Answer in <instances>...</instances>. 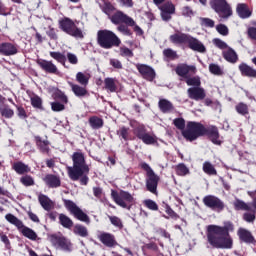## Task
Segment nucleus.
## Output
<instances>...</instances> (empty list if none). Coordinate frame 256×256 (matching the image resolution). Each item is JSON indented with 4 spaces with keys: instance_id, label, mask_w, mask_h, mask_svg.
Returning a JSON list of instances; mask_svg holds the SVG:
<instances>
[{
    "instance_id": "0e129e2a",
    "label": "nucleus",
    "mask_w": 256,
    "mask_h": 256,
    "mask_svg": "<svg viewBox=\"0 0 256 256\" xmlns=\"http://www.w3.org/2000/svg\"><path fill=\"white\" fill-rule=\"evenodd\" d=\"M51 109L52 111L59 112L65 110V104L60 102H52L51 103Z\"/></svg>"
},
{
    "instance_id": "6e6552de",
    "label": "nucleus",
    "mask_w": 256,
    "mask_h": 256,
    "mask_svg": "<svg viewBox=\"0 0 256 256\" xmlns=\"http://www.w3.org/2000/svg\"><path fill=\"white\" fill-rule=\"evenodd\" d=\"M210 7L221 19H229L233 15V9L227 0H210Z\"/></svg>"
},
{
    "instance_id": "1a4fd4ad",
    "label": "nucleus",
    "mask_w": 256,
    "mask_h": 256,
    "mask_svg": "<svg viewBox=\"0 0 256 256\" xmlns=\"http://www.w3.org/2000/svg\"><path fill=\"white\" fill-rule=\"evenodd\" d=\"M141 169L146 172V187L150 193H157V185H159V176L155 174V171L147 164V162H142L140 164Z\"/></svg>"
},
{
    "instance_id": "f03ea898",
    "label": "nucleus",
    "mask_w": 256,
    "mask_h": 256,
    "mask_svg": "<svg viewBox=\"0 0 256 256\" xmlns=\"http://www.w3.org/2000/svg\"><path fill=\"white\" fill-rule=\"evenodd\" d=\"M73 166L67 167V173L72 181H79L83 175H89V166L85 162V155L81 152H74L72 155Z\"/></svg>"
},
{
    "instance_id": "e2e57ef3",
    "label": "nucleus",
    "mask_w": 256,
    "mask_h": 256,
    "mask_svg": "<svg viewBox=\"0 0 256 256\" xmlns=\"http://www.w3.org/2000/svg\"><path fill=\"white\" fill-rule=\"evenodd\" d=\"M117 135H119V137H122L124 141H127V139H129V128H126V127L120 128L117 131Z\"/></svg>"
},
{
    "instance_id": "4c0bfd02",
    "label": "nucleus",
    "mask_w": 256,
    "mask_h": 256,
    "mask_svg": "<svg viewBox=\"0 0 256 256\" xmlns=\"http://www.w3.org/2000/svg\"><path fill=\"white\" fill-rule=\"evenodd\" d=\"M36 145L42 153H49V140H43L41 137L36 136Z\"/></svg>"
},
{
    "instance_id": "5701e85b",
    "label": "nucleus",
    "mask_w": 256,
    "mask_h": 256,
    "mask_svg": "<svg viewBox=\"0 0 256 256\" xmlns=\"http://www.w3.org/2000/svg\"><path fill=\"white\" fill-rule=\"evenodd\" d=\"M190 37L189 34L178 32L170 36V41L174 45H187Z\"/></svg>"
},
{
    "instance_id": "dca6fc26",
    "label": "nucleus",
    "mask_w": 256,
    "mask_h": 256,
    "mask_svg": "<svg viewBox=\"0 0 256 256\" xmlns=\"http://www.w3.org/2000/svg\"><path fill=\"white\" fill-rule=\"evenodd\" d=\"M204 135H207L214 145L223 143V138L219 135V129L216 126L204 127Z\"/></svg>"
},
{
    "instance_id": "4d7b16f0",
    "label": "nucleus",
    "mask_w": 256,
    "mask_h": 256,
    "mask_svg": "<svg viewBox=\"0 0 256 256\" xmlns=\"http://www.w3.org/2000/svg\"><path fill=\"white\" fill-rule=\"evenodd\" d=\"M213 43H214V45H215L218 49H221L222 51H225V50L229 49V45H227V44L225 43V41H223V40H221V39H219V38H215V39L213 40Z\"/></svg>"
},
{
    "instance_id": "6ab92c4d",
    "label": "nucleus",
    "mask_w": 256,
    "mask_h": 256,
    "mask_svg": "<svg viewBox=\"0 0 256 256\" xmlns=\"http://www.w3.org/2000/svg\"><path fill=\"white\" fill-rule=\"evenodd\" d=\"M189 99H193L194 101H203L205 97H207V93H205V89L201 86L199 87H190L187 90Z\"/></svg>"
},
{
    "instance_id": "cd10ccee",
    "label": "nucleus",
    "mask_w": 256,
    "mask_h": 256,
    "mask_svg": "<svg viewBox=\"0 0 256 256\" xmlns=\"http://www.w3.org/2000/svg\"><path fill=\"white\" fill-rule=\"evenodd\" d=\"M236 13L240 17V19H249V17H251L252 15L249 6L245 3L237 4Z\"/></svg>"
},
{
    "instance_id": "bf43d9fd",
    "label": "nucleus",
    "mask_w": 256,
    "mask_h": 256,
    "mask_svg": "<svg viewBox=\"0 0 256 256\" xmlns=\"http://www.w3.org/2000/svg\"><path fill=\"white\" fill-rule=\"evenodd\" d=\"M216 31H218L220 35H223V37L229 35V28L225 24H218L216 26Z\"/></svg>"
},
{
    "instance_id": "338daca9",
    "label": "nucleus",
    "mask_w": 256,
    "mask_h": 256,
    "mask_svg": "<svg viewBox=\"0 0 256 256\" xmlns=\"http://www.w3.org/2000/svg\"><path fill=\"white\" fill-rule=\"evenodd\" d=\"M249 197L252 198V202L250 203L252 211H256V190L255 191H248Z\"/></svg>"
},
{
    "instance_id": "412c9836",
    "label": "nucleus",
    "mask_w": 256,
    "mask_h": 256,
    "mask_svg": "<svg viewBox=\"0 0 256 256\" xmlns=\"http://www.w3.org/2000/svg\"><path fill=\"white\" fill-rule=\"evenodd\" d=\"M98 239L105 245V247L113 248L117 247L118 245L117 240L115 239V235L108 232L100 233Z\"/></svg>"
},
{
    "instance_id": "37998d69",
    "label": "nucleus",
    "mask_w": 256,
    "mask_h": 256,
    "mask_svg": "<svg viewBox=\"0 0 256 256\" xmlns=\"http://www.w3.org/2000/svg\"><path fill=\"white\" fill-rule=\"evenodd\" d=\"M186 84L189 87H201V78L199 76H188L186 78Z\"/></svg>"
},
{
    "instance_id": "7ed1b4c3",
    "label": "nucleus",
    "mask_w": 256,
    "mask_h": 256,
    "mask_svg": "<svg viewBox=\"0 0 256 256\" xmlns=\"http://www.w3.org/2000/svg\"><path fill=\"white\" fill-rule=\"evenodd\" d=\"M97 43L102 49H113L121 45V39L111 30H99L97 32Z\"/></svg>"
},
{
    "instance_id": "72a5a7b5",
    "label": "nucleus",
    "mask_w": 256,
    "mask_h": 256,
    "mask_svg": "<svg viewBox=\"0 0 256 256\" xmlns=\"http://www.w3.org/2000/svg\"><path fill=\"white\" fill-rule=\"evenodd\" d=\"M104 89L109 93H117V79L109 77L105 78Z\"/></svg>"
},
{
    "instance_id": "f3484780",
    "label": "nucleus",
    "mask_w": 256,
    "mask_h": 256,
    "mask_svg": "<svg viewBox=\"0 0 256 256\" xmlns=\"http://www.w3.org/2000/svg\"><path fill=\"white\" fill-rule=\"evenodd\" d=\"M19 53V46L11 42H4L0 44V55L4 57H13Z\"/></svg>"
},
{
    "instance_id": "79ce46f5",
    "label": "nucleus",
    "mask_w": 256,
    "mask_h": 256,
    "mask_svg": "<svg viewBox=\"0 0 256 256\" xmlns=\"http://www.w3.org/2000/svg\"><path fill=\"white\" fill-rule=\"evenodd\" d=\"M89 124L92 129H101V127H103V119L97 116H92L89 119Z\"/></svg>"
},
{
    "instance_id": "f8f14e48",
    "label": "nucleus",
    "mask_w": 256,
    "mask_h": 256,
    "mask_svg": "<svg viewBox=\"0 0 256 256\" xmlns=\"http://www.w3.org/2000/svg\"><path fill=\"white\" fill-rule=\"evenodd\" d=\"M50 241L55 247H58L62 251H66V253H71V251H73V243H71V240L68 238H65V236L52 235Z\"/></svg>"
},
{
    "instance_id": "3c124183",
    "label": "nucleus",
    "mask_w": 256,
    "mask_h": 256,
    "mask_svg": "<svg viewBox=\"0 0 256 256\" xmlns=\"http://www.w3.org/2000/svg\"><path fill=\"white\" fill-rule=\"evenodd\" d=\"M209 71L212 73V75L221 76L223 75V68L219 66L218 64L212 63L209 65Z\"/></svg>"
},
{
    "instance_id": "bb28decb",
    "label": "nucleus",
    "mask_w": 256,
    "mask_h": 256,
    "mask_svg": "<svg viewBox=\"0 0 256 256\" xmlns=\"http://www.w3.org/2000/svg\"><path fill=\"white\" fill-rule=\"evenodd\" d=\"M68 85H70L72 93L76 97H87L89 95V91H87V86L74 84L73 82H68Z\"/></svg>"
},
{
    "instance_id": "58836bf2",
    "label": "nucleus",
    "mask_w": 256,
    "mask_h": 256,
    "mask_svg": "<svg viewBox=\"0 0 256 256\" xmlns=\"http://www.w3.org/2000/svg\"><path fill=\"white\" fill-rule=\"evenodd\" d=\"M59 222L60 225H62V227L65 229H71V227H73V220H71V218L65 214L59 215Z\"/></svg>"
},
{
    "instance_id": "052dcab7",
    "label": "nucleus",
    "mask_w": 256,
    "mask_h": 256,
    "mask_svg": "<svg viewBox=\"0 0 256 256\" xmlns=\"http://www.w3.org/2000/svg\"><path fill=\"white\" fill-rule=\"evenodd\" d=\"M110 222L114 225V227H118V229H123V222L117 216H109Z\"/></svg>"
},
{
    "instance_id": "603ef678",
    "label": "nucleus",
    "mask_w": 256,
    "mask_h": 256,
    "mask_svg": "<svg viewBox=\"0 0 256 256\" xmlns=\"http://www.w3.org/2000/svg\"><path fill=\"white\" fill-rule=\"evenodd\" d=\"M120 57H134L133 50L129 49L127 46H121L119 48Z\"/></svg>"
},
{
    "instance_id": "393cba45",
    "label": "nucleus",
    "mask_w": 256,
    "mask_h": 256,
    "mask_svg": "<svg viewBox=\"0 0 256 256\" xmlns=\"http://www.w3.org/2000/svg\"><path fill=\"white\" fill-rule=\"evenodd\" d=\"M238 69H239L242 77H250L252 79H256V69L249 66L247 63L242 62L238 66Z\"/></svg>"
},
{
    "instance_id": "774afa93",
    "label": "nucleus",
    "mask_w": 256,
    "mask_h": 256,
    "mask_svg": "<svg viewBox=\"0 0 256 256\" xmlns=\"http://www.w3.org/2000/svg\"><path fill=\"white\" fill-rule=\"evenodd\" d=\"M110 65L114 69H123V64L119 61V59H116V58L110 59Z\"/></svg>"
},
{
    "instance_id": "20e7f679",
    "label": "nucleus",
    "mask_w": 256,
    "mask_h": 256,
    "mask_svg": "<svg viewBox=\"0 0 256 256\" xmlns=\"http://www.w3.org/2000/svg\"><path fill=\"white\" fill-rule=\"evenodd\" d=\"M5 219L6 221H8V223L14 225V227H16V229H18V231L24 237L30 239V241H37V233L33 229L25 226V224H23V221H21L15 215L8 213L5 215Z\"/></svg>"
},
{
    "instance_id": "5fc2aeb1",
    "label": "nucleus",
    "mask_w": 256,
    "mask_h": 256,
    "mask_svg": "<svg viewBox=\"0 0 256 256\" xmlns=\"http://www.w3.org/2000/svg\"><path fill=\"white\" fill-rule=\"evenodd\" d=\"M143 204L145 207H147V209H150V211H159V205H157V202L151 199L144 200Z\"/></svg>"
},
{
    "instance_id": "de8ad7c7",
    "label": "nucleus",
    "mask_w": 256,
    "mask_h": 256,
    "mask_svg": "<svg viewBox=\"0 0 256 256\" xmlns=\"http://www.w3.org/2000/svg\"><path fill=\"white\" fill-rule=\"evenodd\" d=\"M93 195H94V197L99 199V201H101V203H105V201L107 200L105 198V193H103V188H101V187H94Z\"/></svg>"
},
{
    "instance_id": "c85d7f7f",
    "label": "nucleus",
    "mask_w": 256,
    "mask_h": 256,
    "mask_svg": "<svg viewBox=\"0 0 256 256\" xmlns=\"http://www.w3.org/2000/svg\"><path fill=\"white\" fill-rule=\"evenodd\" d=\"M223 58L228 63H237L239 61V56L237 55V52L233 50V48L229 47L226 50H223L222 52Z\"/></svg>"
},
{
    "instance_id": "c756f323",
    "label": "nucleus",
    "mask_w": 256,
    "mask_h": 256,
    "mask_svg": "<svg viewBox=\"0 0 256 256\" xmlns=\"http://www.w3.org/2000/svg\"><path fill=\"white\" fill-rule=\"evenodd\" d=\"M238 237L240 241H243L244 243L253 244L255 243V238L253 235L245 228H240L238 230Z\"/></svg>"
},
{
    "instance_id": "680f3d73",
    "label": "nucleus",
    "mask_w": 256,
    "mask_h": 256,
    "mask_svg": "<svg viewBox=\"0 0 256 256\" xmlns=\"http://www.w3.org/2000/svg\"><path fill=\"white\" fill-rule=\"evenodd\" d=\"M117 31H119V33H122V35H126L127 37H131V35H133V32H131L129 27L125 25H119L117 27Z\"/></svg>"
},
{
    "instance_id": "a878e982",
    "label": "nucleus",
    "mask_w": 256,
    "mask_h": 256,
    "mask_svg": "<svg viewBox=\"0 0 256 256\" xmlns=\"http://www.w3.org/2000/svg\"><path fill=\"white\" fill-rule=\"evenodd\" d=\"M44 183L47 187L52 189H57V187H61V178L57 175L48 174L43 178Z\"/></svg>"
},
{
    "instance_id": "8fccbe9b",
    "label": "nucleus",
    "mask_w": 256,
    "mask_h": 256,
    "mask_svg": "<svg viewBox=\"0 0 256 256\" xmlns=\"http://www.w3.org/2000/svg\"><path fill=\"white\" fill-rule=\"evenodd\" d=\"M20 183H22L24 187H33V185H35V180L31 175H25L20 178Z\"/></svg>"
},
{
    "instance_id": "49530a36",
    "label": "nucleus",
    "mask_w": 256,
    "mask_h": 256,
    "mask_svg": "<svg viewBox=\"0 0 256 256\" xmlns=\"http://www.w3.org/2000/svg\"><path fill=\"white\" fill-rule=\"evenodd\" d=\"M31 105L34 109H43V100L41 97L34 95L30 98Z\"/></svg>"
},
{
    "instance_id": "39448f33",
    "label": "nucleus",
    "mask_w": 256,
    "mask_h": 256,
    "mask_svg": "<svg viewBox=\"0 0 256 256\" xmlns=\"http://www.w3.org/2000/svg\"><path fill=\"white\" fill-rule=\"evenodd\" d=\"M186 141H196L199 137L205 135V126L199 122H188L186 129L182 131Z\"/></svg>"
},
{
    "instance_id": "ddd939ff",
    "label": "nucleus",
    "mask_w": 256,
    "mask_h": 256,
    "mask_svg": "<svg viewBox=\"0 0 256 256\" xmlns=\"http://www.w3.org/2000/svg\"><path fill=\"white\" fill-rule=\"evenodd\" d=\"M203 203L212 211H223L225 209V203L222 202L219 197L214 195H207L203 198Z\"/></svg>"
},
{
    "instance_id": "9b49d317",
    "label": "nucleus",
    "mask_w": 256,
    "mask_h": 256,
    "mask_svg": "<svg viewBox=\"0 0 256 256\" xmlns=\"http://www.w3.org/2000/svg\"><path fill=\"white\" fill-rule=\"evenodd\" d=\"M153 2L160 9L162 20L171 21V15L175 14V5L171 2L165 3V0H153Z\"/></svg>"
},
{
    "instance_id": "e433bc0d",
    "label": "nucleus",
    "mask_w": 256,
    "mask_h": 256,
    "mask_svg": "<svg viewBox=\"0 0 256 256\" xmlns=\"http://www.w3.org/2000/svg\"><path fill=\"white\" fill-rule=\"evenodd\" d=\"M73 233L74 235H77L78 237H89V230H87V227L81 225V224H76L73 227Z\"/></svg>"
},
{
    "instance_id": "473e14b6",
    "label": "nucleus",
    "mask_w": 256,
    "mask_h": 256,
    "mask_svg": "<svg viewBox=\"0 0 256 256\" xmlns=\"http://www.w3.org/2000/svg\"><path fill=\"white\" fill-rule=\"evenodd\" d=\"M158 107L162 113H171L175 107L173 103L167 99H160L158 102Z\"/></svg>"
},
{
    "instance_id": "864d4df0",
    "label": "nucleus",
    "mask_w": 256,
    "mask_h": 256,
    "mask_svg": "<svg viewBox=\"0 0 256 256\" xmlns=\"http://www.w3.org/2000/svg\"><path fill=\"white\" fill-rule=\"evenodd\" d=\"M163 55L164 57H166L167 59H170V61H173L175 59H179V56L177 55V52L174 51L173 49H165L163 51Z\"/></svg>"
},
{
    "instance_id": "a18cd8bd",
    "label": "nucleus",
    "mask_w": 256,
    "mask_h": 256,
    "mask_svg": "<svg viewBox=\"0 0 256 256\" xmlns=\"http://www.w3.org/2000/svg\"><path fill=\"white\" fill-rule=\"evenodd\" d=\"M50 57H52V59H55V61L61 63L62 65H65V62L67 61V57L65 56V54L61 52H50Z\"/></svg>"
},
{
    "instance_id": "4468645a",
    "label": "nucleus",
    "mask_w": 256,
    "mask_h": 256,
    "mask_svg": "<svg viewBox=\"0 0 256 256\" xmlns=\"http://www.w3.org/2000/svg\"><path fill=\"white\" fill-rule=\"evenodd\" d=\"M134 134L138 139H140L145 145H153L157 143V140L155 137L149 133H147V130H145V127L139 126L134 130Z\"/></svg>"
},
{
    "instance_id": "423d86ee",
    "label": "nucleus",
    "mask_w": 256,
    "mask_h": 256,
    "mask_svg": "<svg viewBox=\"0 0 256 256\" xmlns=\"http://www.w3.org/2000/svg\"><path fill=\"white\" fill-rule=\"evenodd\" d=\"M111 197L116 205H119V207H122V209H131L133 203H135V198L133 195L125 190H121L119 193L112 190Z\"/></svg>"
},
{
    "instance_id": "4be33fe9",
    "label": "nucleus",
    "mask_w": 256,
    "mask_h": 256,
    "mask_svg": "<svg viewBox=\"0 0 256 256\" xmlns=\"http://www.w3.org/2000/svg\"><path fill=\"white\" fill-rule=\"evenodd\" d=\"M136 69H138L139 73L144 79H147V81H153V79H155V70L150 66L145 64H136Z\"/></svg>"
},
{
    "instance_id": "69168bd1",
    "label": "nucleus",
    "mask_w": 256,
    "mask_h": 256,
    "mask_svg": "<svg viewBox=\"0 0 256 256\" xmlns=\"http://www.w3.org/2000/svg\"><path fill=\"white\" fill-rule=\"evenodd\" d=\"M174 125L180 131H185V120L183 118H176L174 119Z\"/></svg>"
},
{
    "instance_id": "9d476101",
    "label": "nucleus",
    "mask_w": 256,
    "mask_h": 256,
    "mask_svg": "<svg viewBox=\"0 0 256 256\" xmlns=\"http://www.w3.org/2000/svg\"><path fill=\"white\" fill-rule=\"evenodd\" d=\"M63 202L66 209H68V211H70V213L74 215L78 221H82L83 223L87 224L91 223L89 216L83 212V210H81V208H79L75 202L67 199H64Z\"/></svg>"
},
{
    "instance_id": "c03bdc74",
    "label": "nucleus",
    "mask_w": 256,
    "mask_h": 256,
    "mask_svg": "<svg viewBox=\"0 0 256 256\" xmlns=\"http://www.w3.org/2000/svg\"><path fill=\"white\" fill-rule=\"evenodd\" d=\"M202 169L206 175H217V170L215 169V166L211 164V162H204Z\"/></svg>"
},
{
    "instance_id": "f704fd0d",
    "label": "nucleus",
    "mask_w": 256,
    "mask_h": 256,
    "mask_svg": "<svg viewBox=\"0 0 256 256\" xmlns=\"http://www.w3.org/2000/svg\"><path fill=\"white\" fill-rule=\"evenodd\" d=\"M89 79H91V74L87 72H78L76 74V81L82 85V87H87V85H89Z\"/></svg>"
},
{
    "instance_id": "2eb2a0df",
    "label": "nucleus",
    "mask_w": 256,
    "mask_h": 256,
    "mask_svg": "<svg viewBox=\"0 0 256 256\" xmlns=\"http://www.w3.org/2000/svg\"><path fill=\"white\" fill-rule=\"evenodd\" d=\"M110 20L114 25H119L120 23H125V25L128 26L135 25V20H133V18L129 17L127 14L121 11H118L115 14H113L110 17Z\"/></svg>"
},
{
    "instance_id": "aec40b11",
    "label": "nucleus",
    "mask_w": 256,
    "mask_h": 256,
    "mask_svg": "<svg viewBox=\"0 0 256 256\" xmlns=\"http://www.w3.org/2000/svg\"><path fill=\"white\" fill-rule=\"evenodd\" d=\"M36 63L46 73H51L52 75H59V69L57 68V65H55L52 61L38 59Z\"/></svg>"
},
{
    "instance_id": "09e8293b",
    "label": "nucleus",
    "mask_w": 256,
    "mask_h": 256,
    "mask_svg": "<svg viewBox=\"0 0 256 256\" xmlns=\"http://www.w3.org/2000/svg\"><path fill=\"white\" fill-rule=\"evenodd\" d=\"M176 173L180 177H185V175H189V168L184 163H180L176 166Z\"/></svg>"
},
{
    "instance_id": "2f4dec72",
    "label": "nucleus",
    "mask_w": 256,
    "mask_h": 256,
    "mask_svg": "<svg viewBox=\"0 0 256 256\" xmlns=\"http://www.w3.org/2000/svg\"><path fill=\"white\" fill-rule=\"evenodd\" d=\"M12 169L18 174V175H25V173H29L31 171V168L29 165L23 163V162H15L12 165Z\"/></svg>"
},
{
    "instance_id": "7c9ffc66",
    "label": "nucleus",
    "mask_w": 256,
    "mask_h": 256,
    "mask_svg": "<svg viewBox=\"0 0 256 256\" xmlns=\"http://www.w3.org/2000/svg\"><path fill=\"white\" fill-rule=\"evenodd\" d=\"M38 201L45 211H51L53 209V201L47 195L39 194Z\"/></svg>"
},
{
    "instance_id": "c9c22d12",
    "label": "nucleus",
    "mask_w": 256,
    "mask_h": 256,
    "mask_svg": "<svg viewBox=\"0 0 256 256\" xmlns=\"http://www.w3.org/2000/svg\"><path fill=\"white\" fill-rule=\"evenodd\" d=\"M233 205L236 211H251V204L246 203L245 201L238 198L235 199Z\"/></svg>"
},
{
    "instance_id": "0eeeda50",
    "label": "nucleus",
    "mask_w": 256,
    "mask_h": 256,
    "mask_svg": "<svg viewBox=\"0 0 256 256\" xmlns=\"http://www.w3.org/2000/svg\"><path fill=\"white\" fill-rule=\"evenodd\" d=\"M59 25L60 29L67 35H70V37H75V39H83L85 37L83 35V30L77 27V24L70 18L60 20Z\"/></svg>"
},
{
    "instance_id": "b1692460",
    "label": "nucleus",
    "mask_w": 256,
    "mask_h": 256,
    "mask_svg": "<svg viewBox=\"0 0 256 256\" xmlns=\"http://www.w3.org/2000/svg\"><path fill=\"white\" fill-rule=\"evenodd\" d=\"M187 45L189 49L192 51H197L198 53H205L207 51L205 45H203L201 41H199L197 38H194L193 36H190Z\"/></svg>"
},
{
    "instance_id": "a211bd4d",
    "label": "nucleus",
    "mask_w": 256,
    "mask_h": 256,
    "mask_svg": "<svg viewBox=\"0 0 256 256\" xmlns=\"http://www.w3.org/2000/svg\"><path fill=\"white\" fill-rule=\"evenodd\" d=\"M176 73L179 75V77H184V79H187L188 77H191L197 73V67L193 65H187V64H180L176 67Z\"/></svg>"
},
{
    "instance_id": "ea45409f",
    "label": "nucleus",
    "mask_w": 256,
    "mask_h": 256,
    "mask_svg": "<svg viewBox=\"0 0 256 256\" xmlns=\"http://www.w3.org/2000/svg\"><path fill=\"white\" fill-rule=\"evenodd\" d=\"M0 114L1 117H4V119H13L15 111L8 105H5L4 107L0 108Z\"/></svg>"
},
{
    "instance_id": "f257e3e1",
    "label": "nucleus",
    "mask_w": 256,
    "mask_h": 256,
    "mask_svg": "<svg viewBox=\"0 0 256 256\" xmlns=\"http://www.w3.org/2000/svg\"><path fill=\"white\" fill-rule=\"evenodd\" d=\"M230 231H233V223L225 222L224 226L209 225L206 230V237L213 249H233V238Z\"/></svg>"
},
{
    "instance_id": "6e6d98bb",
    "label": "nucleus",
    "mask_w": 256,
    "mask_h": 256,
    "mask_svg": "<svg viewBox=\"0 0 256 256\" xmlns=\"http://www.w3.org/2000/svg\"><path fill=\"white\" fill-rule=\"evenodd\" d=\"M248 211H250V212L244 213L243 219L247 223H253V221H255V219H256L255 210H253V208H251V210H248Z\"/></svg>"
},
{
    "instance_id": "13d9d810",
    "label": "nucleus",
    "mask_w": 256,
    "mask_h": 256,
    "mask_svg": "<svg viewBox=\"0 0 256 256\" xmlns=\"http://www.w3.org/2000/svg\"><path fill=\"white\" fill-rule=\"evenodd\" d=\"M200 23L202 27H208L210 29H213V27H215V21L210 18H200Z\"/></svg>"
},
{
    "instance_id": "a19ab883",
    "label": "nucleus",
    "mask_w": 256,
    "mask_h": 256,
    "mask_svg": "<svg viewBox=\"0 0 256 256\" xmlns=\"http://www.w3.org/2000/svg\"><path fill=\"white\" fill-rule=\"evenodd\" d=\"M235 109L238 115H242L243 117L249 115V106L243 102L238 103L235 106Z\"/></svg>"
}]
</instances>
